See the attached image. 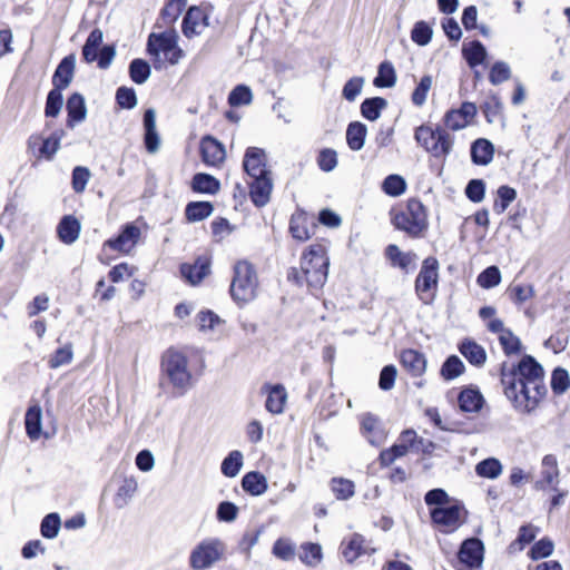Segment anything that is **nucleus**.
I'll use <instances>...</instances> for the list:
<instances>
[{
  "label": "nucleus",
  "mask_w": 570,
  "mask_h": 570,
  "mask_svg": "<svg viewBox=\"0 0 570 570\" xmlns=\"http://www.w3.org/2000/svg\"><path fill=\"white\" fill-rule=\"evenodd\" d=\"M501 381L505 396L522 412L534 410L547 393L543 368L531 356H524L511 372L502 373Z\"/></svg>",
  "instance_id": "1"
},
{
  "label": "nucleus",
  "mask_w": 570,
  "mask_h": 570,
  "mask_svg": "<svg viewBox=\"0 0 570 570\" xmlns=\"http://www.w3.org/2000/svg\"><path fill=\"white\" fill-rule=\"evenodd\" d=\"M330 258L326 248L321 244L311 245L302 255L299 268H293L288 279L297 285L320 289L328 275Z\"/></svg>",
  "instance_id": "2"
},
{
  "label": "nucleus",
  "mask_w": 570,
  "mask_h": 570,
  "mask_svg": "<svg viewBox=\"0 0 570 570\" xmlns=\"http://www.w3.org/2000/svg\"><path fill=\"white\" fill-rule=\"evenodd\" d=\"M188 352L170 347L161 357V368L177 395L185 394L193 386V373L188 363Z\"/></svg>",
  "instance_id": "3"
},
{
  "label": "nucleus",
  "mask_w": 570,
  "mask_h": 570,
  "mask_svg": "<svg viewBox=\"0 0 570 570\" xmlns=\"http://www.w3.org/2000/svg\"><path fill=\"white\" fill-rule=\"evenodd\" d=\"M224 540L209 537L200 540L189 552L188 564L191 570H209L227 557Z\"/></svg>",
  "instance_id": "4"
},
{
  "label": "nucleus",
  "mask_w": 570,
  "mask_h": 570,
  "mask_svg": "<svg viewBox=\"0 0 570 570\" xmlns=\"http://www.w3.org/2000/svg\"><path fill=\"white\" fill-rule=\"evenodd\" d=\"M258 276L255 267L247 261H238L234 265L230 295L238 305L254 301L258 293Z\"/></svg>",
  "instance_id": "5"
},
{
  "label": "nucleus",
  "mask_w": 570,
  "mask_h": 570,
  "mask_svg": "<svg viewBox=\"0 0 570 570\" xmlns=\"http://www.w3.org/2000/svg\"><path fill=\"white\" fill-rule=\"evenodd\" d=\"M177 33L174 30L151 33L148 38V52L154 57L155 67L163 63L176 65L183 57V50L177 46Z\"/></svg>",
  "instance_id": "6"
},
{
  "label": "nucleus",
  "mask_w": 570,
  "mask_h": 570,
  "mask_svg": "<svg viewBox=\"0 0 570 570\" xmlns=\"http://www.w3.org/2000/svg\"><path fill=\"white\" fill-rule=\"evenodd\" d=\"M392 223L395 228L419 237L428 229L426 209L420 200L410 199L405 209L393 214Z\"/></svg>",
  "instance_id": "7"
},
{
  "label": "nucleus",
  "mask_w": 570,
  "mask_h": 570,
  "mask_svg": "<svg viewBox=\"0 0 570 570\" xmlns=\"http://www.w3.org/2000/svg\"><path fill=\"white\" fill-rule=\"evenodd\" d=\"M415 140L434 157H445L453 145V139L448 132L425 125L416 128Z\"/></svg>",
  "instance_id": "8"
},
{
  "label": "nucleus",
  "mask_w": 570,
  "mask_h": 570,
  "mask_svg": "<svg viewBox=\"0 0 570 570\" xmlns=\"http://www.w3.org/2000/svg\"><path fill=\"white\" fill-rule=\"evenodd\" d=\"M141 236L140 228L135 224L124 226L118 236L110 238L104 243L102 255L107 256L108 252H117L122 255L130 254L138 244Z\"/></svg>",
  "instance_id": "9"
},
{
  "label": "nucleus",
  "mask_w": 570,
  "mask_h": 570,
  "mask_svg": "<svg viewBox=\"0 0 570 570\" xmlns=\"http://www.w3.org/2000/svg\"><path fill=\"white\" fill-rule=\"evenodd\" d=\"M195 324L198 332L210 338L218 341L227 335V322L212 309H200L195 316Z\"/></svg>",
  "instance_id": "10"
},
{
  "label": "nucleus",
  "mask_w": 570,
  "mask_h": 570,
  "mask_svg": "<svg viewBox=\"0 0 570 570\" xmlns=\"http://www.w3.org/2000/svg\"><path fill=\"white\" fill-rule=\"evenodd\" d=\"M439 263L433 257L424 259L415 282V289L422 299L431 298V292L438 286Z\"/></svg>",
  "instance_id": "11"
},
{
  "label": "nucleus",
  "mask_w": 570,
  "mask_h": 570,
  "mask_svg": "<svg viewBox=\"0 0 570 570\" xmlns=\"http://www.w3.org/2000/svg\"><path fill=\"white\" fill-rule=\"evenodd\" d=\"M243 169L250 178L272 175L267 154L258 147H248L243 157Z\"/></svg>",
  "instance_id": "12"
},
{
  "label": "nucleus",
  "mask_w": 570,
  "mask_h": 570,
  "mask_svg": "<svg viewBox=\"0 0 570 570\" xmlns=\"http://www.w3.org/2000/svg\"><path fill=\"white\" fill-rule=\"evenodd\" d=\"M484 548L480 540H465L459 551L460 570H479L483 563Z\"/></svg>",
  "instance_id": "13"
},
{
  "label": "nucleus",
  "mask_w": 570,
  "mask_h": 570,
  "mask_svg": "<svg viewBox=\"0 0 570 570\" xmlns=\"http://www.w3.org/2000/svg\"><path fill=\"white\" fill-rule=\"evenodd\" d=\"M464 514L463 508L458 504L436 507L431 511L433 522L442 527L444 531L449 532L461 525Z\"/></svg>",
  "instance_id": "14"
},
{
  "label": "nucleus",
  "mask_w": 570,
  "mask_h": 570,
  "mask_svg": "<svg viewBox=\"0 0 570 570\" xmlns=\"http://www.w3.org/2000/svg\"><path fill=\"white\" fill-rule=\"evenodd\" d=\"M476 107L472 102H463L459 108L451 109L444 115V125L448 129L458 131L473 124Z\"/></svg>",
  "instance_id": "15"
},
{
  "label": "nucleus",
  "mask_w": 570,
  "mask_h": 570,
  "mask_svg": "<svg viewBox=\"0 0 570 570\" xmlns=\"http://www.w3.org/2000/svg\"><path fill=\"white\" fill-rule=\"evenodd\" d=\"M361 434L372 445H381L385 442L387 433L381 419L372 413L360 416Z\"/></svg>",
  "instance_id": "16"
},
{
  "label": "nucleus",
  "mask_w": 570,
  "mask_h": 570,
  "mask_svg": "<svg viewBox=\"0 0 570 570\" xmlns=\"http://www.w3.org/2000/svg\"><path fill=\"white\" fill-rule=\"evenodd\" d=\"M209 14L203 7H190L183 20V33L187 38L202 35L208 27Z\"/></svg>",
  "instance_id": "17"
},
{
  "label": "nucleus",
  "mask_w": 570,
  "mask_h": 570,
  "mask_svg": "<svg viewBox=\"0 0 570 570\" xmlns=\"http://www.w3.org/2000/svg\"><path fill=\"white\" fill-rule=\"evenodd\" d=\"M262 391L266 395L265 409L274 415L282 414L288 400L285 386L282 384H266Z\"/></svg>",
  "instance_id": "18"
},
{
  "label": "nucleus",
  "mask_w": 570,
  "mask_h": 570,
  "mask_svg": "<svg viewBox=\"0 0 570 570\" xmlns=\"http://www.w3.org/2000/svg\"><path fill=\"white\" fill-rule=\"evenodd\" d=\"M210 264L208 256H199L193 264L180 266L181 276L188 284L196 286L210 274Z\"/></svg>",
  "instance_id": "19"
},
{
  "label": "nucleus",
  "mask_w": 570,
  "mask_h": 570,
  "mask_svg": "<svg viewBox=\"0 0 570 570\" xmlns=\"http://www.w3.org/2000/svg\"><path fill=\"white\" fill-rule=\"evenodd\" d=\"M252 179L249 183V197L256 206L263 207L269 202L273 190L272 175Z\"/></svg>",
  "instance_id": "20"
},
{
  "label": "nucleus",
  "mask_w": 570,
  "mask_h": 570,
  "mask_svg": "<svg viewBox=\"0 0 570 570\" xmlns=\"http://www.w3.org/2000/svg\"><path fill=\"white\" fill-rule=\"evenodd\" d=\"M203 160L208 166H219L226 157L224 146L212 137H205L200 142Z\"/></svg>",
  "instance_id": "21"
},
{
  "label": "nucleus",
  "mask_w": 570,
  "mask_h": 570,
  "mask_svg": "<svg viewBox=\"0 0 570 570\" xmlns=\"http://www.w3.org/2000/svg\"><path fill=\"white\" fill-rule=\"evenodd\" d=\"M559 483V469L557 459L552 455H547L542 460L541 480L537 485L541 489L551 488L557 491Z\"/></svg>",
  "instance_id": "22"
},
{
  "label": "nucleus",
  "mask_w": 570,
  "mask_h": 570,
  "mask_svg": "<svg viewBox=\"0 0 570 570\" xmlns=\"http://www.w3.org/2000/svg\"><path fill=\"white\" fill-rule=\"evenodd\" d=\"M458 403L461 411L476 413L482 409L484 399L478 390L466 387L460 392Z\"/></svg>",
  "instance_id": "23"
},
{
  "label": "nucleus",
  "mask_w": 570,
  "mask_h": 570,
  "mask_svg": "<svg viewBox=\"0 0 570 570\" xmlns=\"http://www.w3.org/2000/svg\"><path fill=\"white\" fill-rule=\"evenodd\" d=\"M76 67V57L70 55L66 57L58 66L53 75L55 89H65L72 80Z\"/></svg>",
  "instance_id": "24"
},
{
  "label": "nucleus",
  "mask_w": 570,
  "mask_h": 570,
  "mask_svg": "<svg viewBox=\"0 0 570 570\" xmlns=\"http://www.w3.org/2000/svg\"><path fill=\"white\" fill-rule=\"evenodd\" d=\"M494 146L484 138L476 139L471 146L472 161L476 165L485 166L493 159Z\"/></svg>",
  "instance_id": "25"
},
{
  "label": "nucleus",
  "mask_w": 570,
  "mask_h": 570,
  "mask_svg": "<svg viewBox=\"0 0 570 570\" xmlns=\"http://www.w3.org/2000/svg\"><path fill=\"white\" fill-rule=\"evenodd\" d=\"M67 111L69 127L72 128L76 124L83 121L87 116L83 97L79 94H73L67 101Z\"/></svg>",
  "instance_id": "26"
},
{
  "label": "nucleus",
  "mask_w": 570,
  "mask_h": 570,
  "mask_svg": "<svg viewBox=\"0 0 570 570\" xmlns=\"http://www.w3.org/2000/svg\"><path fill=\"white\" fill-rule=\"evenodd\" d=\"M401 364L413 376L423 374L426 367L424 355L414 350H406L402 352Z\"/></svg>",
  "instance_id": "27"
},
{
  "label": "nucleus",
  "mask_w": 570,
  "mask_h": 570,
  "mask_svg": "<svg viewBox=\"0 0 570 570\" xmlns=\"http://www.w3.org/2000/svg\"><path fill=\"white\" fill-rule=\"evenodd\" d=\"M386 256L393 266L400 267L405 272L413 269L417 259L415 254L401 252L396 245H390L386 248Z\"/></svg>",
  "instance_id": "28"
},
{
  "label": "nucleus",
  "mask_w": 570,
  "mask_h": 570,
  "mask_svg": "<svg viewBox=\"0 0 570 570\" xmlns=\"http://www.w3.org/2000/svg\"><path fill=\"white\" fill-rule=\"evenodd\" d=\"M462 53L472 68L482 65L488 56L485 47L476 40L463 43Z\"/></svg>",
  "instance_id": "29"
},
{
  "label": "nucleus",
  "mask_w": 570,
  "mask_h": 570,
  "mask_svg": "<svg viewBox=\"0 0 570 570\" xmlns=\"http://www.w3.org/2000/svg\"><path fill=\"white\" fill-rule=\"evenodd\" d=\"M367 127L360 122H351L346 129V142L352 150H361L364 147Z\"/></svg>",
  "instance_id": "30"
},
{
  "label": "nucleus",
  "mask_w": 570,
  "mask_h": 570,
  "mask_svg": "<svg viewBox=\"0 0 570 570\" xmlns=\"http://www.w3.org/2000/svg\"><path fill=\"white\" fill-rule=\"evenodd\" d=\"M243 489L252 495H262L267 490V480L259 472H248L242 480Z\"/></svg>",
  "instance_id": "31"
},
{
  "label": "nucleus",
  "mask_w": 570,
  "mask_h": 570,
  "mask_svg": "<svg viewBox=\"0 0 570 570\" xmlns=\"http://www.w3.org/2000/svg\"><path fill=\"white\" fill-rule=\"evenodd\" d=\"M79 233L80 223L72 216H66L58 226L59 238L66 244L76 242Z\"/></svg>",
  "instance_id": "32"
},
{
  "label": "nucleus",
  "mask_w": 570,
  "mask_h": 570,
  "mask_svg": "<svg viewBox=\"0 0 570 570\" xmlns=\"http://www.w3.org/2000/svg\"><path fill=\"white\" fill-rule=\"evenodd\" d=\"M364 552V540L358 534H352L342 542V554L347 562H353Z\"/></svg>",
  "instance_id": "33"
},
{
  "label": "nucleus",
  "mask_w": 570,
  "mask_h": 570,
  "mask_svg": "<svg viewBox=\"0 0 570 570\" xmlns=\"http://www.w3.org/2000/svg\"><path fill=\"white\" fill-rule=\"evenodd\" d=\"M508 295L515 305H522L534 297L535 291L531 284L517 283L509 286Z\"/></svg>",
  "instance_id": "34"
},
{
  "label": "nucleus",
  "mask_w": 570,
  "mask_h": 570,
  "mask_svg": "<svg viewBox=\"0 0 570 570\" xmlns=\"http://www.w3.org/2000/svg\"><path fill=\"white\" fill-rule=\"evenodd\" d=\"M387 106V101L381 97L365 99L361 105V114L370 121H375L380 118L382 110Z\"/></svg>",
  "instance_id": "35"
},
{
  "label": "nucleus",
  "mask_w": 570,
  "mask_h": 570,
  "mask_svg": "<svg viewBox=\"0 0 570 570\" xmlns=\"http://www.w3.org/2000/svg\"><path fill=\"white\" fill-rule=\"evenodd\" d=\"M460 352L474 365H482L487 360L484 348L473 341H464L460 345Z\"/></svg>",
  "instance_id": "36"
},
{
  "label": "nucleus",
  "mask_w": 570,
  "mask_h": 570,
  "mask_svg": "<svg viewBox=\"0 0 570 570\" xmlns=\"http://www.w3.org/2000/svg\"><path fill=\"white\" fill-rule=\"evenodd\" d=\"M396 82V72L393 65L384 61L380 65L377 76L373 83L377 88H392Z\"/></svg>",
  "instance_id": "37"
},
{
  "label": "nucleus",
  "mask_w": 570,
  "mask_h": 570,
  "mask_svg": "<svg viewBox=\"0 0 570 570\" xmlns=\"http://www.w3.org/2000/svg\"><path fill=\"white\" fill-rule=\"evenodd\" d=\"M191 186L195 191L213 195L219 190L220 184L214 176L197 174L193 178Z\"/></svg>",
  "instance_id": "38"
},
{
  "label": "nucleus",
  "mask_w": 570,
  "mask_h": 570,
  "mask_svg": "<svg viewBox=\"0 0 570 570\" xmlns=\"http://www.w3.org/2000/svg\"><path fill=\"white\" fill-rule=\"evenodd\" d=\"M102 42V31L95 29L90 32L89 37L82 49L83 58L88 61H95L98 58L100 45Z\"/></svg>",
  "instance_id": "39"
},
{
  "label": "nucleus",
  "mask_w": 570,
  "mask_h": 570,
  "mask_svg": "<svg viewBox=\"0 0 570 570\" xmlns=\"http://www.w3.org/2000/svg\"><path fill=\"white\" fill-rule=\"evenodd\" d=\"M243 460L240 451H232L222 463V473L227 478L236 476L243 466Z\"/></svg>",
  "instance_id": "40"
},
{
  "label": "nucleus",
  "mask_w": 570,
  "mask_h": 570,
  "mask_svg": "<svg viewBox=\"0 0 570 570\" xmlns=\"http://www.w3.org/2000/svg\"><path fill=\"white\" fill-rule=\"evenodd\" d=\"M213 213V205L209 202H194L186 207V218L189 222H199Z\"/></svg>",
  "instance_id": "41"
},
{
  "label": "nucleus",
  "mask_w": 570,
  "mask_h": 570,
  "mask_svg": "<svg viewBox=\"0 0 570 570\" xmlns=\"http://www.w3.org/2000/svg\"><path fill=\"white\" fill-rule=\"evenodd\" d=\"M475 472L481 478L497 479L502 473V464L498 459L489 458L475 465Z\"/></svg>",
  "instance_id": "42"
},
{
  "label": "nucleus",
  "mask_w": 570,
  "mask_h": 570,
  "mask_svg": "<svg viewBox=\"0 0 570 570\" xmlns=\"http://www.w3.org/2000/svg\"><path fill=\"white\" fill-rule=\"evenodd\" d=\"M331 489L338 500H347L355 493L354 483L344 478H334L331 481Z\"/></svg>",
  "instance_id": "43"
},
{
  "label": "nucleus",
  "mask_w": 570,
  "mask_h": 570,
  "mask_svg": "<svg viewBox=\"0 0 570 570\" xmlns=\"http://www.w3.org/2000/svg\"><path fill=\"white\" fill-rule=\"evenodd\" d=\"M383 191L392 197L401 196L406 190V181L400 175H390L382 183Z\"/></svg>",
  "instance_id": "44"
},
{
  "label": "nucleus",
  "mask_w": 570,
  "mask_h": 570,
  "mask_svg": "<svg viewBox=\"0 0 570 570\" xmlns=\"http://www.w3.org/2000/svg\"><path fill=\"white\" fill-rule=\"evenodd\" d=\"M322 547L317 543H305L301 547L299 559L307 566H316L322 561Z\"/></svg>",
  "instance_id": "45"
},
{
  "label": "nucleus",
  "mask_w": 570,
  "mask_h": 570,
  "mask_svg": "<svg viewBox=\"0 0 570 570\" xmlns=\"http://www.w3.org/2000/svg\"><path fill=\"white\" fill-rule=\"evenodd\" d=\"M463 362L455 355L450 356L441 367V375L444 380H454L464 372Z\"/></svg>",
  "instance_id": "46"
},
{
  "label": "nucleus",
  "mask_w": 570,
  "mask_h": 570,
  "mask_svg": "<svg viewBox=\"0 0 570 570\" xmlns=\"http://www.w3.org/2000/svg\"><path fill=\"white\" fill-rule=\"evenodd\" d=\"M253 100V92L245 85L236 86L228 96V102L233 107L249 105Z\"/></svg>",
  "instance_id": "47"
},
{
  "label": "nucleus",
  "mask_w": 570,
  "mask_h": 570,
  "mask_svg": "<svg viewBox=\"0 0 570 570\" xmlns=\"http://www.w3.org/2000/svg\"><path fill=\"white\" fill-rule=\"evenodd\" d=\"M498 200L494 203L493 209L498 214H502L507 210L510 204L517 198V191L514 188L509 186H500L498 189Z\"/></svg>",
  "instance_id": "48"
},
{
  "label": "nucleus",
  "mask_w": 570,
  "mask_h": 570,
  "mask_svg": "<svg viewBox=\"0 0 570 570\" xmlns=\"http://www.w3.org/2000/svg\"><path fill=\"white\" fill-rule=\"evenodd\" d=\"M432 85H433V79L431 76L426 75L421 78L420 82L417 83L416 88L412 92V97H411L412 102L415 106L421 107L425 104L428 94H429L430 89L432 88Z\"/></svg>",
  "instance_id": "49"
},
{
  "label": "nucleus",
  "mask_w": 570,
  "mask_h": 570,
  "mask_svg": "<svg viewBox=\"0 0 570 570\" xmlns=\"http://www.w3.org/2000/svg\"><path fill=\"white\" fill-rule=\"evenodd\" d=\"M501 272L497 266L485 268L476 278V283L482 288H492L500 284Z\"/></svg>",
  "instance_id": "50"
},
{
  "label": "nucleus",
  "mask_w": 570,
  "mask_h": 570,
  "mask_svg": "<svg viewBox=\"0 0 570 570\" xmlns=\"http://www.w3.org/2000/svg\"><path fill=\"white\" fill-rule=\"evenodd\" d=\"M432 35V28L426 22L419 21L412 29L411 39L419 46H426L431 41Z\"/></svg>",
  "instance_id": "51"
},
{
  "label": "nucleus",
  "mask_w": 570,
  "mask_h": 570,
  "mask_svg": "<svg viewBox=\"0 0 570 570\" xmlns=\"http://www.w3.org/2000/svg\"><path fill=\"white\" fill-rule=\"evenodd\" d=\"M60 527V517L57 513H50L41 522V534L47 539H53L57 537Z\"/></svg>",
  "instance_id": "52"
},
{
  "label": "nucleus",
  "mask_w": 570,
  "mask_h": 570,
  "mask_svg": "<svg viewBox=\"0 0 570 570\" xmlns=\"http://www.w3.org/2000/svg\"><path fill=\"white\" fill-rule=\"evenodd\" d=\"M73 352L72 346L67 344L58 348L49 358V365L51 368H58L67 365L72 361Z\"/></svg>",
  "instance_id": "53"
},
{
  "label": "nucleus",
  "mask_w": 570,
  "mask_h": 570,
  "mask_svg": "<svg viewBox=\"0 0 570 570\" xmlns=\"http://www.w3.org/2000/svg\"><path fill=\"white\" fill-rule=\"evenodd\" d=\"M63 98L61 90L52 89L48 97L45 108V114L47 117H57L62 108Z\"/></svg>",
  "instance_id": "54"
},
{
  "label": "nucleus",
  "mask_w": 570,
  "mask_h": 570,
  "mask_svg": "<svg viewBox=\"0 0 570 570\" xmlns=\"http://www.w3.org/2000/svg\"><path fill=\"white\" fill-rule=\"evenodd\" d=\"M273 554L284 561H289L295 556V546L288 539L281 538L273 546Z\"/></svg>",
  "instance_id": "55"
},
{
  "label": "nucleus",
  "mask_w": 570,
  "mask_h": 570,
  "mask_svg": "<svg viewBox=\"0 0 570 570\" xmlns=\"http://www.w3.org/2000/svg\"><path fill=\"white\" fill-rule=\"evenodd\" d=\"M149 76L150 68L146 61L136 59L130 63V77L136 83H144Z\"/></svg>",
  "instance_id": "56"
},
{
  "label": "nucleus",
  "mask_w": 570,
  "mask_h": 570,
  "mask_svg": "<svg viewBox=\"0 0 570 570\" xmlns=\"http://www.w3.org/2000/svg\"><path fill=\"white\" fill-rule=\"evenodd\" d=\"M553 550V542L548 538H543L533 544L529 551V557L533 560H539L551 556Z\"/></svg>",
  "instance_id": "57"
},
{
  "label": "nucleus",
  "mask_w": 570,
  "mask_h": 570,
  "mask_svg": "<svg viewBox=\"0 0 570 570\" xmlns=\"http://www.w3.org/2000/svg\"><path fill=\"white\" fill-rule=\"evenodd\" d=\"M365 80L363 77H353L346 81L343 87L342 95L348 101H354L362 92Z\"/></svg>",
  "instance_id": "58"
},
{
  "label": "nucleus",
  "mask_w": 570,
  "mask_h": 570,
  "mask_svg": "<svg viewBox=\"0 0 570 570\" xmlns=\"http://www.w3.org/2000/svg\"><path fill=\"white\" fill-rule=\"evenodd\" d=\"M570 386L569 374L563 368H556L551 377V387L554 393H564Z\"/></svg>",
  "instance_id": "59"
},
{
  "label": "nucleus",
  "mask_w": 570,
  "mask_h": 570,
  "mask_svg": "<svg viewBox=\"0 0 570 570\" xmlns=\"http://www.w3.org/2000/svg\"><path fill=\"white\" fill-rule=\"evenodd\" d=\"M291 233L298 240H307L311 237L303 215H295L291 219Z\"/></svg>",
  "instance_id": "60"
},
{
  "label": "nucleus",
  "mask_w": 570,
  "mask_h": 570,
  "mask_svg": "<svg viewBox=\"0 0 570 570\" xmlns=\"http://www.w3.org/2000/svg\"><path fill=\"white\" fill-rule=\"evenodd\" d=\"M511 76V70L508 63L503 61L495 62L489 75V79L493 85H499L507 81Z\"/></svg>",
  "instance_id": "61"
},
{
  "label": "nucleus",
  "mask_w": 570,
  "mask_h": 570,
  "mask_svg": "<svg viewBox=\"0 0 570 570\" xmlns=\"http://www.w3.org/2000/svg\"><path fill=\"white\" fill-rule=\"evenodd\" d=\"M90 170L87 167L78 166L72 171V188L76 193H82L90 179Z\"/></svg>",
  "instance_id": "62"
},
{
  "label": "nucleus",
  "mask_w": 570,
  "mask_h": 570,
  "mask_svg": "<svg viewBox=\"0 0 570 570\" xmlns=\"http://www.w3.org/2000/svg\"><path fill=\"white\" fill-rule=\"evenodd\" d=\"M410 449L401 442L394 444L391 449L383 451L380 455L381 463L383 465L392 464L397 458H401L407 453Z\"/></svg>",
  "instance_id": "63"
},
{
  "label": "nucleus",
  "mask_w": 570,
  "mask_h": 570,
  "mask_svg": "<svg viewBox=\"0 0 570 570\" xmlns=\"http://www.w3.org/2000/svg\"><path fill=\"white\" fill-rule=\"evenodd\" d=\"M318 166L324 171H332L337 165V154L335 150L323 149L317 159Z\"/></svg>",
  "instance_id": "64"
}]
</instances>
